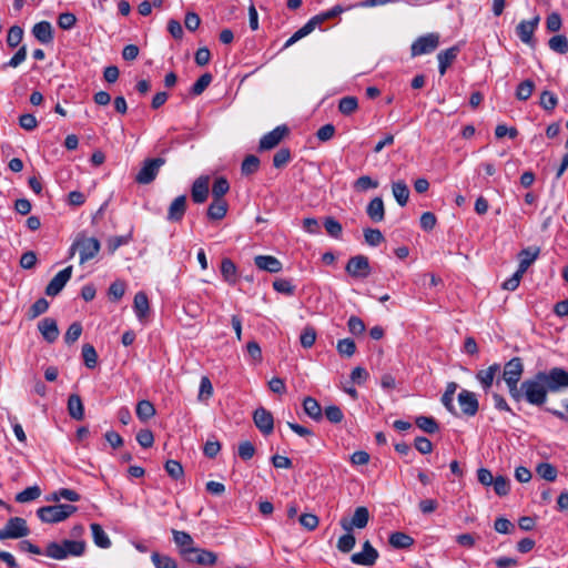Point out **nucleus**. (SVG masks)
<instances>
[{"label":"nucleus","mask_w":568,"mask_h":568,"mask_svg":"<svg viewBox=\"0 0 568 568\" xmlns=\"http://www.w3.org/2000/svg\"><path fill=\"white\" fill-rule=\"evenodd\" d=\"M87 544L84 540L63 539L60 542L52 541L45 547L44 555L55 560H63L68 557H80L84 554Z\"/></svg>","instance_id":"nucleus-3"},{"label":"nucleus","mask_w":568,"mask_h":568,"mask_svg":"<svg viewBox=\"0 0 568 568\" xmlns=\"http://www.w3.org/2000/svg\"><path fill=\"white\" fill-rule=\"evenodd\" d=\"M132 240V231L126 235L112 236L108 240L109 252L114 253L120 246L128 244Z\"/></svg>","instance_id":"nucleus-52"},{"label":"nucleus","mask_w":568,"mask_h":568,"mask_svg":"<svg viewBox=\"0 0 568 568\" xmlns=\"http://www.w3.org/2000/svg\"><path fill=\"white\" fill-rule=\"evenodd\" d=\"M77 23V17L71 12L60 13L58 17V26L63 30L72 29Z\"/></svg>","instance_id":"nucleus-64"},{"label":"nucleus","mask_w":568,"mask_h":568,"mask_svg":"<svg viewBox=\"0 0 568 568\" xmlns=\"http://www.w3.org/2000/svg\"><path fill=\"white\" fill-rule=\"evenodd\" d=\"M539 253V247H528L521 250L518 254L519 265L517 271H519V273L525 274L528 267L537 260Z\"/></svg>","instance_id":"nucleus-26"},{"label":"nucleus","mask_w":568,"mask_h":568,"mask_svg":"<svg viewBox=\"0 0 568 568\" xmlns=\"http://www.w3.org/2000/svg\"><path fill=\"white\" fill-rule=\"evenodd\" d=\"M388 542L392 547L396 549H406L412 547L415 540L413 537L405 532L396 531L389 536Z\"/></svg>","instance_id":"nucleus-31"},{"label":"nucleus","mask_w":568,"mask_h":568,"mask_svg":"<svg viewBox=\"0 0 568 568\" xmlns=\"http://www.w3.org/2000/svg\"><path fill=\"white\" fill-rule=\"evenodd\" d=\"M291 160V151L286 148L280 149L273 156V165L276 169L285 166Z\"/></svg>","instance_id":"nucleus-62"},{"label":"nucleus","mask_w":568,"mask_h":568,"mask_svg":"<svg viewBox=\"0 0 568 568\" xmlns=\"http://www.w3.org/2000/svg\"><path fill=\"white\" fill-rule=\"evenodd\" d=\"M182 559L192 567L207 568L217 562V555L214 551L195 546L189 551L186 557Z\"/></svg>","instance_id":"nucleus-7"},{"label":"nucleus","mask_w":568,"mask_h":568,"mask_svg":"<svg viewBox=\"0 0 568 568\" xmlns=\"http://www.w3.org/2000/svg\"><path fill=\"white\" fill-rule=\"evenodd\" d=\"M345 11L344 7L341 4H336L327 11L321 12L314 17H312L302 28L293 33L291 38L286 40L283 45V49H287L298 40L305 38L310 33H312L317 27H320L325 21L333 19Z\"/></svg>","instance_id":"nucleus-2"},{"label":"nucleus","mask_w":568,"mask_h":568,"mask_svg":"<svg viewBox=\"0 0 568 568\" xmlns=\"http://www.w3.org/2000/svg\"><path fill=\"white\" fill-rule=\"evenodd\" d=\"M227 202L224 199H213L207 207V217L212 221L224 219L227 213Z\"/></svg>","instance_id":"nucleus-28"},{"label":"nucleus","mask_w":568,"mask_h":568,"mask_svg":"<svg viewBox=\"0 0 568 568\" xmlns=\"http://www.w3.org/2000/svg\"><path fill=\"white\" fill-rule=\"evenodd\" d=\"M164 468L168 475L175 480L180 479L184 474L181 463L174 459L166 460Z\"/></svg>","instance_id":"nucleus-55"},{"label":"nucleus","mask_w":568,"mask_h":568,"mask_svg":"<svg viewBox=\"0 0 568 568\" xmlns=\"http://www.w3.org/2000/svg\"><path fill=\"white\" fill-rule=\"evenodd\" d=\"M346 272L356 278H366L371 274L369 261L365 255H356L348 260Z\"/></svg>","instance_id":"nucleus-12"},{"label":"nucleus","mask_w":568,"mask_h":568,"mask_svg":"<svg viewBox=\"0 0 568 568\" xmlns=\"http://www.w3.org/2000/svg\"><path fill=\"white\" fill-rule=\"evenodd\" d=\"M133 308L139 320L144 318L149 313V298L144 292H138L134 296Z\"/></svg>","instance_id":"nucleus-35"},{"label":"nucleus","mask_w":568,"mask_h":568,"mask_svg":"<svg viewBox=\"0 0 568 568\" xmlns=\"http://www.w3.org/2000/svg\"><path fill=\"white\" fill-rule=\"evenodd\" d=\"M30 534L26 519L21 517L10 518L0 529V540L23 538Z\"/></svg>","instance_id":"nucleus-9"},{"label":"nucleus","mask_w":568,"mask_h":568,"mask_svg":"<svg viewBox=\"0 0 568 568\" xmlns=\"http://www.w3.org/2000/svg\"><path fill=\"white\" fill-rule=\"evenodd\" d=\"M136 416L142 422H145L155 415V408L150 400H140L135 409Z\"/></svg>","instance_id":"nucleus-39"},{"label":"nucleus","mask_w":568,"mask_h":568,"mask_svg":"<svg viewBox=\"0 0 568 568\" xmlns=\"http://www.w3.org/2000/svg\"><path fill=\"white\" fill-rule=\"evenodd\" d=\"M41 495V489L39 486H30L23 489L22 491L18 493L16 496V500L18 503H29L37 498H39Z\"/></svg>","instance_id":"nucleus-43"},{"label":"nucleus","mask_w":568,"mask_h":568,"mask_svg":"<svg viewBox=\"0 0 568 568\" xmlns=\"http://www.w3.org/2000/svg\"><path fill=\"white\" fill-rule=\"evenodd\" d=\"M273 288L282 294L293 295L295 291V286L292 284L290 280L278 278L273 282Z\"/></svg>","instance_id":"nucleus-63"},{"label":"nucleus","mask_w":568,"mask_h":568,"mask_svg":"<svg viewBox=\"0 0 568 568\" xmlns=\"http://www.w3.org/2000/svg\"><path fill=\"white\" fill-rule=\"evenodd\" d=\"M355 542H356L355 537L351 534V531H347V534L339 537V539L337 541V548L339 551L346 554V552H349L354 548Z\"/></svg>","instance_id":"nucleus-61"},{"label":"nucleus","mask_w":568,"mask_h":568,"mask_svg":"<svg viewBox=\"0 0 568 568\" xmlns=\"http://www.w3.org/2000/svg\"><path fill=\"white\" fill-rule=\"evenodd\" d=\"M439 45V36L437 33H427L417 38L410 47L412 57L432 53Z\"/></svg>","instance_id":"nucleus-10"},{"label":"nucleus","mask_w":568,"mask_h":568,"mask_svg":"<svg viewBox=\"0 0 568 568\" xmlns=\"http://www.w3.org/2000/svg\"><path fill=\"white\" fill-rule=\"evenodd\" d=\"M324 226H325L326 232L332 237H335V239L341 237L343 227H342V224L337 220H335L332 216H328L324 221Z\"/></svg>","instance_id":"nucleus-56"},{"label":"nucleus","mask_w":568,"mask_h":568,"mask_svg":"<svg viewBox=\"0 0 568 568\" xmlns=\"http://www.w3.org/2000/svg\"><path fill=\"white\" fill-rule=\"evenodd\" d=\"M260 168V159L256 155H247L241 165V171L243 175H251L255 173Z\"/></svg>","instance_id":"nucleus-47"},{"label":"nucleus","mask_w":568,"mask_h":568,"mask_svg":"<svg viewBox=\"0 0 568 568\" xmlns=\"http://www.w3.org/2000/svg\"><path fill=\"white\" fill-rule=\"evenodd\" d=\"M229 190H230L229 181L223 176L216 178L212 185V197L213 199H223V196L229 192Z\"/></svg>","instance_id":"nucleus-45"},{"label":"nucleus","mask_w":568,"mask_h":568,"mask_svg":"<svg viewBox=\"0 0 568 568\" xmlns=\"http://www.w3.org/2000/svg\"><path fill=\"white\" fill-rule=\"evenodd\" d=\"M81 334H82V326H81V324L78 323V322H74L67 329V332L64 334V342L67 344H73L74 342H77L79 339Z\"/></svg>","instance_id":"nucleus-60"},{"label":"nucleus","mask_w":568,"mask_h":568,"mask_svg":"<svg viewBox=\"0 0 568 568\" xmlns=\"http://www.w3.org/2000/svg\"><path fill=\"white\" fill-rule=\"evenodd\" d=\"M301 345L304 348H310L314 345L316 341V331L313 326L304 327L301 336H300Z\"/></svg>","instance_id":"nucleus-58"},{"label":"nucleus","mask_w":568,"mask_h":568,"mask_svg":"<svg viewBox=\"0 0 568 568\" xmlns=\"http://www.w3.org/2000/svg\"><path fill=\"white\" fill-rule=\"evenodd\" d=\"M549 49L554 52L565 54L568 52V39L564 34H557L549 39Z\"/></svg>","instance_id":"nucleus-40"},{"label":"nucleus","mask_w":568,"mask_h":568,"mask_svg":"<svg viewBox=\"0 0 568 568\" xmlns=\"http://www.w3.org/2000/svg\"><path fill=\"white\" fill-rule=\"evenodd\" d=\"M378 558V551L366 540L363 545V549L359 552H355L351 556V561L359 566H373Z\"/></svg>","instance_id":"nucleus-16"},{"label":"nucleus","mask_w":568,"mask_h":568,"mask_svg":"<svg viewBox=\"0 0 568 568\" xmlns=\"http://www.w3.org/2000/svg\"><path fill=\"white\" fill-rule=\"evenodd\" d=\"M369 520V511L366 507H357L351 520L343 518L341 526L346 531H352L353 528L363 529L367 526Z\"/></svg>","instance_id":"nucleus-15"},{"label":"nucleus","mask_w":568,"mask_h":568,"mask_svg":"<svg viewBox=\"0 0 568 568\" xmlns=\"http://www.w3.org/2000/svg\"><path fill=\"white\" fill-rule=\"evenodd\" d=\"M540 106L546 111H552L558 104V98L550 91H542L540 94Z\"/></svg>","instance_id":"nucleus-49"},{"label":"nucleus","mask_w":568,"mask_h":568,"mask_svg":"<svg viewBox=\"0 0 568 568\" xmlns=\"http://www.w3.org/2000/svg\"><path fill=\"white\" fill-rule=\"evenodd\" d=\"M458 385L455 382H450L446 386V390L442 396V403L445 406V408L453 415H457L456 408L453 404L454 402V394L457 389Z\"/></svg>","instance_id":"nucleus-38"},{"label":"nucleus","mask_w":568,"mask_h":568,"mask_svg":"<svg viewBox=\"0 0 568 568\" xmlns=\"http://www.w3.org/2000/svg\"><path fill=\"white\" fill-rule=\"evenodd\" d=\"M415 423L422 430L427 434H435L439 430L438 423L433 417L418 416Z\"/></svg>","instance_id":"nucleus-42"},{"label":"nucleus","mask_w":568,"mask_h":568,"mask_svg":"<svg viewBox=\"0 0 568 568\" xmlns=\"http://www.w3.org/2000/svg\"><path fill=\"white\" fill-rule=\"evenodd\" d=\"M303 409L306 415H308L314 420H321L323 416L322 407L320 403L311 397L307 396L303 400Z\"/></svg>","instance_id":"nucleus-33"},{"label":"nucleus","mask_w":568,"mask_h":568,"mask_svg":"<svg viewBox=\"0 0 568 568\" xmlns=\"http://www.w3.org/2000/svg\"><path fill=\"white\" fill-rule=\"evenodd\" d=\"M393 195L400 206H405L409 199V189L404 181L393 182Z\"/></svg>","instance_id":"nucleus-34"},{"label":"nucleus","mask_w":568,"mask_h":568,"mask_svg":"<svg viewBox=\"0 0 568 568\" xmlns=\"http://www.w3.org/2000/svg\"><path fill=\"white\" fill-rule=\"evenodd\" d=\"M534 89L535 83L531 80H524L516 89V98L520 101H526L531 97Z\"/></svg>","instance_id":"nucleus-46"},{"label":"nucleus","mask_w":568,"mask_h":568,"mask_svg":"<svg viewBox=\"0 0 568 568\" xmlns=\"http://www.w3.org/2000/svg\"><path fill=\"white\" fill-rule=\"evenodd\" d=\"M151 561L155 568H179V565L173 557L169 555H162L158 551L152 552Z\"/></svg>","instance_id":"nucleus-37"},{"label":"nucleus","mask_w":568,"mask_h":568,"mask_svg":"<svg viewBox=\"0 0 568 568\" xmlns=\"http://www.w3.org/2000/svg\"><path fill=\"white\" fill-rule=\"evenodd\" d=\"M254 263L260 270L270 273H278L283 268L282 262L272 255H257Z\"/></svg>","instance_id":"nucleus-24"},{"label":"nucleus","mask_w":568,"mask_h":568,"mask_svg":"<svg viewBox=\"0 0 568 568\" xmlns=\"http://www.w3.org/2000/svg\"><path fill=\"white\" fill-rule=\"evenodd\" d=\"M80 252V263L83 264L92 260L100 251V242L95 237L81 236L70 247V255L73 256L74 251Z\"/></svg>","instance_id":"nucleus-6"},{"label":"nucleus","mask_w":568,"mask_h":568,"mask_svg":"<svg viewBox=\"0 0 568 568\" xmlns=\"http://www.w3.org/2000/svg\"><path fill=\"white\" fill-rule=\"evenodd\" d=\"M212 82V75L211 73H204L202 74L192 85L191 93L193 95H200L202 94L205 89L210 85Z\"/></svg>","instance_id":"nucleus-54"},{"label":"nucleus","mask_w":568,"mask_h":568,"mask_svg":"<svg viewBox=\"0 0 568 568\" xmlns=\"http://www.w3.org/2000/svg\"><path fill=\"white\" fill-rule=\"evenodd\" d=\"M72 276V266H68L60 271L47 285L45 294L48 296H57L69 282Z\"/></svg>","instance_id":"nucleus-17"},{"label":"nucleus","mask_w":568,"mask_h":568,"mask_svg":"<svg viewBox=\"0 0 568 568\" xmlns=\"http://www.w3.org/2000/svg\"><path fill=\"white\" fill-rule=\"evenodd\" d=\"M457 399L463 414L469 417L475 416L477 414L479 403L475 393L467 389H463L458 394Z\"/></svg>","instance_id":"nucleus-18"},{"label":"nucleus","mask_w":568,"mask_h":568,"mask_svg":"<svg viewBox=\"0 0 568 568\" xmlns=\"http://www.w3.org/2000/svg\"><path fill=\"white\" fill-rule=\"evenodd\" d=\"M540 17L537 14L531 20H523L516 27V34L525 44L534 43V33L539 24Z\"/></svg>","instance_id":"nucleus-14"},{"label":"nucleus","mask_w":568,"mask_h":568,"mask_svg":"<svg viewBox=\"0 0 568 568\" xmlns=\"http://www.w3.org/2000/svg\"><path fill=\"white\" fill-rule=\"evenodd\" d=\"M378 186V181L373 180L368 175H362L354 182V189L364 192L369 189H376Z\"/></svg>","instance_id":"nucleus-59"},{"label":"nucleus","mask_w":568,"mask_h":568,"mask_svg":"<svg viewBox=\"0 0 568 568\" xmlns=\"http://www.w3.org/2000/svg\"><path fill=\"white\" fill-rule=\"evenodd\" d=\"M499 364H493L488 368L480 369L479 372H477L476 378L480 383L485 392H487L491 387L495 376L499 372Z\"/></svg>","instance_id":"nucleus-27"},{"label":"nucleus","mask_w":568,"mask_h":568,"mask_svg":"<svg viewBox=\"0 0 568 568\" xmlns=\"http://www.w3.org/2000/svg\"><path fill=\"white\" fill-rule=\"evenodd\" d=\"M253 422L257 429L265 436L274 430V418L270 410L264 407H258L253 413Z\"/></svg>","instance_id":"nucleus-13"},{"label":"nucleus","mask_w":568,"mask_h":568,"mask_svg":"<svg viewBox=\"0 0 568 568\" xmlns=\"http://www.w3.org/2000/svg\"><path fill=\"white\" fill-rule=\"evenodd\" d=\"M172 536L181 558L186 557L189 551H191L195 547L194 539L186 531L172 529Z\"/></svg>","instance_id":"nucleus-19"},{"label":"nucleus","mask_w":568,"mask_h":568,"mask_svg":"<svg viewBox=\"0 0 568 568\" xmlns=\"http://www.w3.org/2000/svg\"><path fill=\"white\" fill-rule=\"evenodd\" d=\"M38 329L48 343H53L59 337L58 323L54 318L44 317L38 323Z\"/></svg>","instance_id":"nucleus-20"},{"label":"nucleus","mask_w":568,"mask_h":568,"mask_svg":"<svg viewBox=\"0 0 568 568\" xmlns=\"http://www.w3.org/2000/svg\"><path fill=\"white\" fill-rule=\"evenodd\" d=\"M164 164L165 159L163 158L146 159L135 176V182L139 184H149L153 182L158 176L161 166Z\"/></svg>","instance_id":"nucleus-8"},{"label":"nucleus","mask_w":568,"mask_h":568,"mask_svg":"<svg viewBox=\"0 0 568 568\" xmlns=\"http://www.w3.org/2000/svg\"><path fill=\"white\" fill-rule=\"evenodd\" d=\"M365 242L371 246H378L385 241L383 233L378 229L364 230Z\"/></svg>","instance_id":"nucleus-50"},{"label":"nucleus","mask_w":568,"mask_h":568,"mask_svg":"<svg viewBox=\"0 0 568 568\" xmlns=\"http://www.w3.org/2000/svg\"><path fill=\"white\" fill-rule=\"evenodd\" d=\"M358 109L356 97H344L338 102V111L344 115H351Z\"/></svg>","instance_id":"nucleus-41"},{"label":"nucleus","mask_w":568,"mask_h":568,"mask_svg":"<svg viewBox=\"0 0 568 568\" xmlns=\"http://www.w3.org/2000/svg\"><path fill=\"white\" fill-rule=\"evenodd\" d=\"M288 128L283 124L264 134L258 143V151H268L277 146L281 141L288 134Z\"/></svg>","instance_id":"nucleus-11"},{"label":"nucleus","mask_w":568,"mask_h":568,"mask_svg":"<svg viewBox=\"0 0 568 568\" xmlns=\"http://www.w3.org/2000/svg\"><path fill=\"white\" fill-rule=\"evenodd\" d=\"M236 265L230 258H223L221 262V274L229 284L234 285L237 281Z\"/></svg>","instance_id":"nucleus-36"},{"label":"nucleus","mask_w":568,"mask_h":568,"mask_svg":"<svg viewBox=\"0 0 568 568\" xmlns=\"http://www.w3.org/2000/svg\"><path fill=\"white\" fill-rule=\"evenodd\" d=\"M23 29L19 26H13L9 29L7 34V43L10 48H16L22 41Z\"/></svg>","instance_id":"nucleus-57"},{"label":"nucleus","mask_w":568,"mask_h":568,"mask_svg":"<svg viewBox=\"0 0 568 568\" xmlns=\"http://www.w3.org/2000/svg\"><path fill=\"white\" fill-rule=\"evenodd\" d=\"M33 37L42 44L53 41V28L49 21H40L32 28Z\"/></svg>","instance_id":"nucleus-23"},{"label":"nucleus","mask_w":568,"mask_h":568,"mask_svg":"<svg viewBox=\"0 0 568 568\" xmlns=\"http://www.w3.org/2000/svg\"><path fill=\"white\" fill-rule=\"evenodd\" d=\"M68 413L75 420H82L84 417V406L78 394H71L68 398Z\"/></svg>","instance_id":"nucleus-30"},{"label":"nucleus","mask_w":568,"mask_h":568,"mask_svg":"<svg viewBox=\"0 0 568 568\" xmlns=\"http://www.w3.org/2000/svg\"><path fill=\"white\" fill-rule=\"evenodd\" d=\"M82 358L88 368H94L98 364V353L91 344L82 346Z\"/></svg>","instance_id":"nucleus-44"},{"label":"nucleus","mask_w":568,"mask_h":568,"mask_svg":"<svg viewBox=\"0 0 568 568\" xmlns=\"http://www.w3.org/2000/svg\"><path fill=\"white\" fill-rule=\"evenodd\" d=\"M78 508L70 504H58L52 506H43L37 510V516L42 523L58 524L68 519Z\"/></svg>","instance_id":"nucleus-4"},{"label":"nucleus","mask_w":568,"mask_h":568,"mask_svg":"<svg viewBox=\"0 0 568 568\" xmlns=\"http://www.w3.org/2000/svg\"><path fill=\"white\" fill-rule=\"evenodd\" d=\"M366 213L373 222H382L385 217L384 202L382 197H374L366 207Z\"/></svg>","instance_id":"nucleus-29"},{"label":"nucleus","mask_w":568,"mask_h":568,"mask_svg":"<svg viewBox=\"0 0 568 568\" xmlns=\"http://www.w3.org/2000/svg\"><path fill=\"white\" fill-rule=\"evenodd\" d=\"M537 474L547 481H555L557 478V469L549 463H540L536 468Z\"/></svg>","instance_id":"nucleus-48"},{"label":"nucleus","mask_w":568,"mask_h":568,"mask_svg":"<svg viewBox=\"0 0 568 568\" xmlns=\"http://www.w3.org/2000/svg\"><path fill=\"white\" fill-rule=\"evenodd\" d=\"M90 528L92 531L93 541L98 547L103 549H108L111 547V540L106 532L101 527V525L93 523L91 524Z\"/></svg>","instance_id":"nucleus-32"},{"label":"nucleus","mask_w":568,"mask_h":568,"mask_svg":"<svg viewBox=\"0 0 568 568\" xmlns=\"http://www.w3.org/2000/svg\"><path fill=\"white\" fill-rule=\"evenodd\" d=\"M568 387V372L561 367H552L548 372H538L531 378L525 379L518 388L516 402L525 399L530 405L541 406L547 400L548 393H558Z\"/></svg>","instance_id":"nucleus-1"},{"label":"nucleus","mask_w":568,"mask_h":568,"mask_svg":"<svg viewBox=\"0 0 568 568\" xmlns=\"http://www.w3.org/2000/svg\"><path fill=\"white\" fill-rule=\"evenodd\" d=\"M209 176H200L193 182L191 196L194 203H204L209 195Z\"/></svg>","instance_id":"nucleus-22"},{"label":"nucleus","mask_w":568,"mask_h":568,"mask_svg":"<svg viewBox=\"0 0 568 568\" xmlns=\"http://www.w3.org/2000/svg\"><path fill=\"white\" fill-rule=\"evenodd\" d=\"M49 308V302L41 297L37 300L29 308L28 316L30 320L37 318L41 314L45 313Z\"/></svg>","instance_id":"nucleus-51"},{"label":"nucleus","mask_w":568,"mask_h":568,"mask_svg":"<svg viewBox=\"0 0 568 568\" xmlns=\"http://www.w3.org/2000/svg\"><path fill=\"white\" fill-rule=\"evenodd\" d=\"M524 373V364L520 357H513L508 361L503 371V379L505 381L510 397H518V383Z\"/></svg>","instance_id":"nucleus-5"},{"label":"nucleus","mask_w":568,"mask_h":568,"mask_svg":"<svg viewBox=\"0 0 568 568\" xmlns=\"http://www.w3.org/2000/svg\"><path fill=\"white\" fill-rule=\"evenodd\" d=\"M336 348L342 356L351 357L356 352V344L351 338H343L337 342Z\"/></svg>","instance_id":"nucleus-53"},{"label":"nucleus","mask_w":568,"mask_h":568,"mask_svg":"<svg viewBox=\"0 0 568 568\" xmlns=\"http://www.w3.org/2000/svg\"><path fill=\"white\" fill-rule=\"evenodd\" d=\"M186 211V195L175 197L169 206L166 220L172 223L181 222Z\"/></svg>","instance_id":"nucleus-21"},{"label":"nucleus","mask_w":568,"mask_h":568,"mask_svg":"<svg viewBox=\"0 0 568 568\" xmlns=\"http://www.w3.org/2000/svg\"><path fill=\"white\" fill-rule=\"evenodd\" d=\"M459 51H460V48L458 45H454L444 51H440L437 54L438 69H439L440 75H444L446 73L448 67L455 61Z\"/></svg>","instance_id":"nucleus-25"}]
</instances>
